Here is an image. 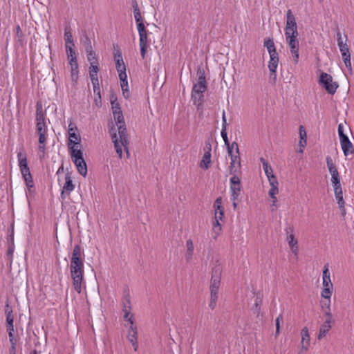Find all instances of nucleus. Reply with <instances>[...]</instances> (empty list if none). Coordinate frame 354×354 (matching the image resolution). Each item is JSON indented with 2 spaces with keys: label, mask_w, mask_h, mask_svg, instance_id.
Returning <instances> with one entry per match:
<instances>
[{
  "label": "nucleus",
  "mask_w": 354,
  "mask_h": 354,
  "mask_svg": "<svg viewBox=\"0 0 354 354\" xmlns=\"http://www.w3.org/2000/svg\"><path fill=\"white\" fill-rule=\"evenodd\" d=\"M197 80L206 81L205 71L202 68H198L197 71Z\"/></svg>",
  "instance_id": "nucleus-55"
},
{
  "label": "nucleus",
  "mask_w": 354,
  "mask_h": 354,
  "mask_svg": "<svg viewBox=\"0 0 354 354\" xmlns=\"http://www.w3.org/2000/svg\"><path fill=\"white\" fill-rule=\"evenodd\" d=\"M99 72L98 64L92 65L89 67V77L91 81V83H95V82L99 81L97 73Z\"/></svg>",
  "instance_id": "nucleus-34"
},
{
  "label": "nucleus",
  "mask_w": 354,
  "mask_h": 354,
  "mask_svg": "<svg viewBox=\"0 0 354 354\" xmlns=\"http://www.w3.org/2000/svg\"><path fill=\"white\" fill-rule=\"evenodd\" d=\"M211 163V153L210 149L205 151L203 154V158L200 163V167L203 169H207L209 167Z\"/></svg>",
  "instance_id": "nucleus-30"
},
{
  "label": "nucleus",
  "mask_w": 354,
  "mask_h": 354,
  "mask_svg": "<svg viewBox=\"0 0 354 354\" xmlns=\"http://www.w3.org/2000/svg\"><path fill=\"white\" fill-rule=\"evenodd\" d=\"M74 47L75 46H66V54H67V57L68 59H71V58H73V57H76V53H75V49H74Z\"/></svg>",
  "instance_id": "nucleus-47"
},
{
  "label": "nucleus",
  "mask_w": 354,
  "mask_h": 354,
  "mask_svg": "<svg viewBox=\"0 0 354 354\" xmlns=\"http://www.w3.org/2000/svg\"><path fill=\"white\" fill-rule=\"evenodd\" d=\"M322 286L323 288H333L328 265H325L324 267L322 274Z\"/></svg>",
  "instance_id": "nucleus-24"
},
{
  "label": "nucleus",
  "mask_w": 354,
  "mask_h": 354,
  "mask_svg": "<svg viewBox=\"0 0 354 354\" xmlns=\"http://www.w3.org/2000/svg\"><path fill=\"white\" fill-rule=\"evenodd\" d=\"M272 199V203H271V210L274 212L276 209L277 207V196H272L270 197Z\"/></svg>",
  "instance_id": "nucleus-61"
},
{
  "label": "nucleus",
  "mask_w": 354,
  "mask_h": 354,
  "mask_svg": "<svg viewBox=\"0 0 354 354\" xmlns=\"http://www.w3.org/2000/svg\"><path fill=\"white\" fill-rule=\"evenodd\" d=\"M343 59L346 68L351 74L353 72V68L351 62V55L343 57Z\"/></svg>",
  "instance_id": "nucleus-49"
},
{
  "label": "nucleus",
  "mask_w": 354,
  "mask_h": 354,
  "mask_svg": "<svg viewBox=\"0 0 354 354\" xmlns=\"http://www.w3.org/2000/svg\"><path fill=\"white\" fill-rule=\"evenodd\" d=\"M36 129L39 135H46L47 127L45 122V117L42 106L37 104L36 106Z\"/></svg>",
  "instance_id": "nucleus-11"
},
{
  "label": "nucleus",
  "mask_w": 354,
  "mask_h": 354,
  "mask_svg": "<svg viewBox=\"0 0 354 354\" xmlns=\"http://www.w3.org/2000/svg\"><path fill=\"white\" fill-rule=\"evenodd\" d=\"M9 340L11 344V348L14 351V354H15V348H16V339L14 337V330H8Z\"/></svg>",
  "instance_id": "nucleus-45"
},
{
  "label": "nucleus",
  "mask_w": 354,
  "mask_h": 354,
  "mask_svg": "<svg viewBox=\"0 0 354 354\" xmlns=\"http://www.w3.org/2000/svg\"><path fill=\"white\" fill-rule=\"evenodd\" d=\"M269 184L270 185V189L268 191V195L270 197L277 196V195L279 193V189H278L279 183H278L277 179L270 180V181H269Z\"/></svg>",
  "instance_id": "nucleus-33"
},
{
  "label": "nucleus",
  "mask_w": 354,
  "mask_h": 354,
  "mask_svg": "<svg viewBox=\"0 0 354 354\" xmlns=\"http://www.w3.org/2000/svg\"><path fill=\"white\" fill-rule=\"evenodd\" d=\"M286 41L288 45L293 62L297 64L299 59V40L298 38L299 32L285 34Z\"/></svg>",
  "instance_id": "nucleus-8"
},
{
  "label": "nucleus",
  "mask_w": 354,
  "mask_h": 354,
  "mask_svg": "<svg viewBox=\"0 0 354 354\" xmlns=\"http://www.w3.org/2000/svg\"><path fill=\"white\" fill-rule=\"evenodd\" d=\"M118 76L120 81L121 88L129 85L127 73H120V74H118Z\"/></svg>",
  "instance_id": "nucleus-46"
},
{
  "label": "nucleus",
  "mask_w": 354,
  "mask_h": 354,
  "mask_svg": "<svg viewBox=\"0 0 354 354\" xmlns=\"http://www.w3.org/2000/svg\"><path fill=\"white\" fill-rule=\"evenodd\" d=\"M330 306V300L321 301V308L326 319H333V315L331 312Z\"/></svg>",
  "instance_id": "nucleus-25"
},
{
  "label": "nucleus",
  "mask_w": 354,
  "mask_h": 354,
  "mask_svg": "<svg viewBox=\"0 0 354 354\" xmlns=\"http://www.w3.org/2000/svg\"><path fill=\"white\" fill-rule=\"evenodd\" d=\"M207 88L206 81L197 80V82L194 84L192 91V99L194 104H201L203 93L206 91Z\"/></svg>",
  "instance_id": "nucleus-9"
},
{
  "label": "nucleus",
  "mask_w": 354,
  "mask_h": 354,
  "mask_svg": "<svg viewBox=\"0 0 354 354\" xmlns=\"http://www.w3.org/2000/svg\"><path fill=\"white\" fill-rule=\"evenodd\" d=\"M214 211V218L223 219L224 209L222 207V198L218 197L213 205Z\"/></svg>",
  "instance_id": "nucleus-23"
},
{
  "label": "nucleus",
  "mask_w": 354,
  "mask_h": 354,
  "mask_svg": "<svg viewBox=\"0 0 354 354\" xmlns=\"http://www.w3.org/2000/svg\"><path fill=\"white\" fill-rule=\"evenodd\" d=\"M137 28L139 33V39H147V30L142 21L138 22Z\"/></svg>",
  "instance_id": "nucleus-38"
},
{
  "label": "nucleus",
  "mask_w": 354,
  "mask_h": 354,
  "mask_svg": "<svg viewBox=\"0 0 354 354\" xmlns=\"http://www.w3.org/2000/svg\"><path fill=\"white\" fill-rule=\"evenodd\" d=\"M299 130L300 140L307 141V133L303 125H300Z\"/></svg>",
  "instance_id": "nucleus-53"
},
{
  "label": "nucleus",
  "mask_w": 354,
  "mask_h": 354,
  "mask_svg": "<svg viewBox=\"0 0 354 354\" xmlns=\"http://www.w3.org/2000/svg\"><path fill=\"white\" fill-rule=\"evenodd\" d=\"M78 68H71V80L74 85L77 84L78 80Z\"/></svg>",
  "instance_id": "nucleus-44"
},
{
  "label": "nucleus",
  "mask_w": 354,
  "mask_h": 354,
  "mask_svg": "<svg viewBox=\"0 0 354 354\" xmlns=\"http://www.w3.org/2000/svg\"><path fill=\"white\" fill-rule=\"evenodd\" d=\"M5 313L6 316V328L8 330H14V316L12 309L9 304H6L5 306Z\"/></svg>",
  "instance_id": "nucleus-21"
},
{
  "label": "nucleus",
  "mask_w": 354,
  "mask_h": 354,
  "mask_svg": "<svg viewBox=\"0 0 354 354\" xmlns=\"http://www.w3.org/2000/svg\"><path fill=\"white\" fill-rule=\"evenodd\" d=\"M333 322V319H326L324 321V322L320 326L317 339L319 340L324 338L327 333L330 331V330L332 328V324Z\"/></svg>",
  "instance_id": "nucleus-22"
},
{
  "label": "nucleus",
  "mask_w": 354,
  "mask_h": 354,
  "mask_svg": "<svg viewBox=\"0 0 354 354\" xmlns=\"http://www.w3.org/2000/svg\"><path fill=\"white\" fill-rule=\"evenodd\" d=\"M46 139V135H39L38 149L40 153V158H43L45 154Z\"/></svg>",
  "instance_id": "nucleus-31"
},
{
  "label": "nucleus",
  "mask_w": 354,
  "mask_h": 354,
  "mask_svg": "<svg viewBox=\"0 0 354 354\" xmlns=\"http://www.w3.org/2000/svg\"><path fill=\"white\" fill-rule=\"evenodd\" d=\"M84 46L86 51L88 50V48L90 49H93L92 46H91V41L88 37H86V38L84 41Z\"/></svg>",
  "instance_id": "nucleus-59"
},
{
  "label": "nucleus",
  "mask_w": 354,
  "mask_h": 354,
  "mask_svg": "<svg viewBox=\"0 0 354 354\" xmlns=\"http://www.w3.org/2000/svg\"><path fill=\"white\" fill-rule=\"evenodd\" d=\"M333 288H323L321 292V297L324 300H330Z\"/></svg>",
  "instance_id": "nucleus-42"
},
{
  "label": "nucleus",
  "mask_w": 354,
  "mask_h": 354,
  "mask_svg": "<svg viewBox=\"0 0 354 354\" xmlns=\"http://www.w3.org/2000/svg\"><path fill=\"white\" fill-rule=\"evenodd\" d=\"M75 189V185L73 183V180L69 173L65 175V183L62 187L61 192V197L62 199H65L66 196H69L71 192Z\"/></svg>",
  "instance_id": "nucleus-18"
},
{
  "label": "nucleus",
  "mask_w": 354,
  "mask_h": 354,
  "mask_svg": "<svg viewBox=\"0 0 354 354\" xmlns=\"http://www.w3.org/2000/svg\"><path fill=\"white\" fill-rule=\"evenodd\" d=\"M70 272L75 290L80 294L85 287L84 277V260L82 259V249L79 245L73 248L70 263Z\"/></svg>",
  "instance_id": "nucleus-2"
},
{
  "label": "nucleus",
  "mask_w": 354,
  "mask_h": 354,
  "mask_svg": "<svg viewBox=\"0 0 354 354\" xmlns=\"http://www.w3.org/2000/svg\"><path fill=\"white\" fill-rule=\"evenodd\" d=\"M64 40L65 47L67 46H75L73 35L69 27H66L64 29Z\"/></svg>",
  "instance_id": "nucleus-32"
},
{
  "label": "nucleus",
  "mask_w": 354,
  "mask_h": 354,
  "mask_svg": "<svg viewBox=\"0 0 354 354\" xmlns=\"http://www.w3.org/2000/svg\"><path fill=\"white\" fill-rule=\"evenodd\" d=\"M139 46L140 49V54L142 57L144 59L145 57V54L147 48V39H139Z\"/></svg>",
  "instance_id": "nucleus-41"
},
{
  "label": "nucleus",
  "mask_w": 354,
  "mask_h": 354,
  "mask_svg": "<svg viewBox=\"0 0 354 354\" xmlns=\"http://www.w3.org/2000/svg\"><path fill=\"white\" fill-rule=\"evenodd\" d=\"M113 115L116 123L117 129L114 127H112L110 129V134L114 144L115 151L119 158H122V147H124L127 153V156L129 157L128 134L122 112L113 113Z\"/></svg>",
  "instance_id": "nucleus-1"
},
{
  "label": "nucleus",
  "mask_w": 354,
  "mask_h": 354,
  "mask_svg": "<svg viewBox=\"0 0 354 354\" xmlns=\"http://www.w3.org/2000/svg\"><path fill=\"white\" fill-rule=\"evenodd\" d=\"M111 105H112L113 113L122 111L120 106L116 100L111 101Z\"/></svg>",
  "instance_id": "nucleus-57"
},
{
  "label": "nucleus",
  "mask_w": 354,
  "mask_h": 354,
  "mask_svg": "<svg viewBox=\"0 0 354 354\" xmlns=\"http://www.w3.org/2000/svg\"><path fill=\"white\" fill-rule=\"evenodd\" d=\"M122 308H131V303L129 291H126L124 293Z\"/></svg>",
  "instance_id": "nucleus-40"
},
{
  "label": "nucleus",
  "mask_w": 354,
  "mask_h": 354,
  "mask_svg": "<svg viewBox=\"0 0 354 354\" xmlns=\"http://www.w3.org/2000/svg\"><path fill=\"white\" fill-rule=\"evenodd\" d=\"M17 160L21 175L26 186L30 189L34 186V182L27 162L26 152L23 147L17 149Z\"/></svg>",
  "instance_id": "nucleus-4"
},
{
  "label": "nucleus",
  "mask_w": 354,
  "mask_h": 354,
  "mask_svg": "<svg viewBox=\"0 0 354 354\" xmlns=\"http://www.w3.org/2000/svg\"><path fill=\"white\" fill-rule=\"evenodd\" d=\"M137 334V327L134 325V324L130 325L128 330L127 338L129 341L132 344L135 351H136L138 349Z\"/></svg>",
  "instance_id": "nucleus-20"
},
{
  "label": "nucleus",
  "mask_w": 354,
  "mask_h": 354,
  "mask_svg": "<svg viewBox=\"0 0 354 354\" xmlns=\"http://www.w3.org/2000/svg\"><path fill=\"white\" fill-rule=\"evenodd\" d=\"M334 189V194L335 195L343 194L342 193V188L341 186L340 182H339L337 184H332Z\"/></svg>",
  "instance_id": "nucleus-56"
},
{
  "label": "nucleus",
  "mask_w": 354,
  "mask_h": 354,
  "mask_svg": "<svg viewBox=\"0 0 354 354\" xmlns=\"http://www.w3.org/2000/svg\"><path fill=\"white\" fill-rule=\"evenodd\" d=\"M310 337L307 327H304L301 330V350L299 353L306 352L310 347Z\"/></svg>",
  "instance_id": "nucleus-17"
},
{
  "label": "nucleus",
  "mask_w": 354,
  "mask_h": 354,
  "mask_svg": "<svg viewBox=\"0 0 354 354\" xmlns=\"http://www.w3.org/2000/svg\"><path fill=\"white\" fill-rule=\"evenodd\" d=\"M76 131H77L76 126L72 122H71L70 124H68V135H70V133H76Z\"/></svg>",
  "instance_id": "nucleus-62"
},
{
  "label": "nucleus",
  "mask_w": 354,
  "mask_h": 354,
  "mask_svg": "<svg viewBox=\"0 0 354 354\" xmlns=\"http://www.w3.org/2000/svg\"><path fill=\"white\" fill-rule=\"evenodd\" d=\"M222 276V268L220 265L215 266L212 270V277L210 280V301L209 307L214 310L216 308L218 298V290L221 286Z\"/></svg>",
  "instance_id": "nucleus-3"
},
{
  "label": "nucleus",
  "mask_w": 354,
  "mask_h": 354,
  "mask_svg": "<svg viewBox=\"0 0 354 354\" xmlns=\"http://www.w3.org/2000/svg\"><path fill=\"white\" fill-rule=\"evenodd\" d=\"M133 14H134V18H135L136 23L142 21L140 11L133 12Z\"/></svg>",
  "instance_id": "nucleus-63"
},
{
  "label": "nucleus",
  "mask_w": 354,
  "mask_h": 354,
  "mask_svg": "<svg viewBox=\"0 0 354 354\" xmlns=\"http://www.w3.org/2000/svg\"><path fill=\"white\" fill-rule=\"evenodd\" d=\"M131 308H122L123 319L129 322L130 325L134 324L133 315L131 313Z\"/></svg>",
  "instance_id": "nucleus-35"
},
{
  "label": "nucleus",
  "mask_w": 354,
  "mask_h": 354,
  "mask_svg": "<svg viewBox=\"0 0 354 354\" xmlns=\"http://www.w3.org/2000/svg\"><path fill=\"white\" fill-rule=\"evenodd\" d=\"M122 95L124 98L128 99L130 97V91L129 89V85L122 87Z\"/></svg>",
  "instance_id": "nucleus-58"
},
{
  "label": "nucleus",
  "mask_w": 354,
  "mask_h": 354,
  "mask_svg": "<svg viewBox=\"0 0 354 354\" xmlns=\"http://www.w3.org/2000/svg\"><path fill=\"white\" fill-rule=\"evenodd\" d=\"M186 253H185V259L187 261H190L192 259L194 251V246L193 241L191 239H189L186 241Z\"/></svg>",
  "instance_id": "nucleus-29"
},
{
  "label": "nucleus",
  "mask_w": 354,
  "mask_h": 354,
  "mask_svg": "<svg viewBox=\"0 0 354 354\" xmlns=\"http://www.w3.org/2000/svg\"><path fill=\"white\" fill-rule=\"evenodd\" d=\"M337 46L340 50L342 57L351 55L347 45L348 38L346 35H342V32L338 31L336 34Z\"/></svg>",
  "instance_id": "nucleus-15"
},
{
  "label": "nucleus",
  "mask_w": 354,
  "mask_h": 354,
  "mask_svg": "<svg viewBox=\"0 0 354 354\" xmlns=\"http://www.w3.org/2000/svg\"><path fill=\"white\" fill-rule=\"evenodd\" d=\"M93 87V92L94 94L98 96V98L101 100V95H100V87L99 81L95 82V83H92Z\"/></svg>",
  "instance_id": "nucleus-51"
},
{
  "label": "nucleus",
  "mask_w": 354,
  "mask_h": 354,
  "mask_svg": "<svg viewBox=\"0 0 354 354\" xmlns=\"http://www.w3.org/2000/svg\"><path fill=\"white\" fill-rule=\"evenodd\" d=\"M14 252V248L12 246H10L7 251V255L8 256L10 261L12 260V255Z\"/></svg>",
  "instance_id": "nucleus-64"
},
{
  "label": "nucleus",
  "mask_w": 354,
  "mask_h": 354,
  "mask_svg": "<svg viewBox=\"0 0 354 354\" xmlns=\"http://www.w3.org/2000/svg\"><path fill=\"white\" fill-rule=\"evenodd\" d=\"M81 138L80 136L76 133H72L68 135V145H80Z\"/></svg>",
  "instance_id": "nucleus-39"
},
{
  "label": "nucleus",
  "mask_w": 354,
  "mask_h": 354,
  "mask_svg": "<svg viewBox=\"0 0 354 354\" xmlns=\"http://www.w3.org/2000/svg\"><path fill=\"white\" fill-rule=\"evenodd\" d=\"M230 194H231V200L232 201H235L241 195V184L239 177L234 174L233 175L230 179Z\"/></svg>",
  "instance_id": "nucleus-13"
},
{
  "label": "nucleus",
  "mask_w": 354,
  "mask_h": 354,
  "mask_svg": "<svg viewBox=\"0 0 354 354\" xmlns=\"http://www.w3.org/2000/svg\"><path fill=\"white\" fill-rule=\"evenodd\" d=\"M326 165L329 171L333 170L335 169H337L335 163L333 162V160L330 156H326Z\"/></svg>",
  "instance_id": "nucleus-50"
},
{
  "label": "nucleus",
  "mask_w": 354,
  "mask_h": 354,
  "mask_svg": "<svg viewBox=\"0 0 354 354\" xmlns=\"http://www.w3.org/2000/svg\"><path fill=\"white\" fill-rule=\"evenodd\" d=\"M113 57L118 74H120V73H126V66L123 61L122 52L119 48L114 50Z\"/></svg>",
  "instance_id": "nucleus-19"
},
{
  "label": "nucleus",
  "mask_w": 354,
  "mask_h": 354,
  "mask_svg": "<svg viewBox=\"0 0 354 354\" xmlns=\"http://www.w3.org/2000/svg\"><path fill=\"white\" fill-rule=\"evenodd\" d=\"M78 145H69L68 148L70 150V153L71 156V159L73 161L74 160L82 159L83 153L80 149L78 148Z\"/></svg>",
  "instance_id": "nucleus-27"
},
{
  "label": "nucleus",
  "mask_w": 354,
  "mask_h": 354,
  "mask_svg": "<svg viewBox=\"0 0 354 354\" xmlns=\"http://www.w3.org/2000/svg\"><path fill=\"white\" fill-rule=\"evenodd\" d=\"M223 219L214 218V221L213 222V229L215 232L219 234L221 231V225L220 221H222Z\"/></svg>",
  "instance_id": "nucleus-48"
},
{
  "label": "nucleus",
  "mask_w": 354,
  "mask_h": 354,
  "mask_svg": "<svg viewBox=\"0 0 354 354\" xmlns=\"http://www.w3.org/2000/svg\"><path fill=\"white\" fill-rule=\"evenodd\" d=\"M87 59L90 63V66L98 64L97 59L95 51L88 48V50L86 51Z\"/></svg>",
  "instance_id": "nucleus-36"
},
{
  "label": "nucleus",
  "mask_w": 354,
  "mask_h": 354,
  "mask_svg": "<svg viewBox=\"0 0 354 354\" xmlns=\"http://www.w3.org/2000/svg\"><path fill=\"white\" fill-rule=\"evenodd\" d=\"M264 46L267 48L270 55V61L268 62L269 71L272 74H275L279 64V54L273 39L270 38L265 39Z\"/></svg>",
  "instance_id": "nucleus-6"
},
{
  "label": "nucleus",
  "mask_w": 354,
  "mask_h": 354,
  "mask_svg": "<svg viewBox=\"0 0 354 354\" xmlns=\"http://www.w3.org/2000/svg\"><path fill=\"white\" fill-rule=\"evenodd\" d=\"M329 173L331 175V183L332 184H337L339 182H340V178L339 174L337 171V169H335L333 170L329 171Z\"/></svg>",
  "instance_id": "nucleus-43"
},
{
  "label": "nucleus",
  "mask_w": 354,
  "mask_h": 354,
  "mask_svg": "<svg viewBox=\"0 0 354 354\" xmlns=\"http://www.w3.org/2000/svg\"><path fill=\"white\" fill-rule=\"evenodd\" d=\"M17 160L21 175L26 186L30 189L34 186V182L27 162L26 152L23 147L17 149Z\"/></svg>",
  "instance_id": "nucleus-5"
},
{
  "label": "nucleus",
  "mask_w": 354,
  "mask_h": 354,
  "mask_svg": "<svg viewBox=\"0 0 354 354\" xmlns=\"http://www.w3.org/2000/svg\"><path fill=\"white\" fill-rule=\"evenodd\" d=\"M335 199L337 201V203L338 204V207L340 209L342 212V214L344 216L346 214V209H345V201L343 198V194H340L335 195Z\"/></svg>",
  "instance_id": "nucleus-37"
},
{
  "label": "nucleus",
  "mask_w": 354,
  "mask_h": 354,
  "mask_svg": "<svg viewBox=\"0 0 354 354\" xmlns=\"http://www.w3.org/2000/svg\"><path fill=\"white\" fill-rule=\"evenodd\" d=\"M260 161L261 162V163L263 165V169L264 172L268 179V181H270V180H272V179H277L276 176L273 174L272 168L269 165L268 162L263 158H261Z\"/></svg>",
  "instance_id": "nucleus-26"
},
{
  "label": "nucleus",
  "mask_w": 354,
  "mask_h": 354,
  "mask_svg": "<svg viewBox=\"0 0 354 354\" xmlns=\"http://www.w3.org/2000/svg\"><path fill=\"white\" fill-rule=\"evenodd\" d=\"M73 162L75 164L79 174L85 177L87 174V166L84 159L82 158L77 160H74Z\"/></svg>",
  "instance_id": "nucleus-28"
},
{
  "label": "nucleus",
  "mask_w": 354,
  "mask_h": 354,
  "mask_svg": "<svg viewBox=\"0 0 354 354\" xmlns=\"http://www.w3.org/2000/svg\"><path fill=\"white\" fill-rule=\"evenodd\" d=\"M338 135L339 137L340 145L345 156L354 153V149L352 142L348 136L344 133V125H338Z\"/></svg>",
  "instance_id": "nucleus-10"
},
{
  "label": "nucleus",
  "mask_w": 354,
  "mask_h": 354,
  "mask_svg": "<svg viewBox=\"0 0 354 354\" xmlns=\"http://www.w3.org/2000/svg\"><path fill=\"white\" fill-rule=\"evenodd\" d=\"M286 241L288 243V245L292 252V254L297 257L299 254V246H298V241L295 238L294 234V230L292 227L286 230Z\"/></svg>",
  "instance_id": "nucleus-16"
},
{
  "label": "nucleus",
  "mask_w": 354,
  "mask_h": 354,
  "mask_svg": "<svg viewBox=\"0 0 354 354\" xmlns=\"http://www.w3.org/2000/svg\"><path fill=\"white\" fill-rule=\"evenodd\" d=\"M283 320V316L279 315L276 319V331L275 336H278L280 333V322Z\"/></svg>",
  "instance_id": "nucleus-52"
},
{
  "label": "nucleus",
  "mask_w": 354,
  "mask_h": 354,
  "mask_svg": "<svg viewBox=\"0 0 354 354\" xmlns=\"http://www.w3.org/2000/svg\"><path fill=\"white\" fill-rule=\"evenodd\" d=\"M68 64L71 68H78V64L77 61V57H72L68 59Z\"/></svg>",
  "instance_id": "nucleus-60"
},
{
  "label": "nucleus",
  "mask_w": 354,
  "mask_h": 354,
  "mask_svg": "<svg viewBox=\"0 0 354 354\" xmlns=\"http://www.w3.org/2000/svg\"><path fill=\"white\" fill-rule=\"evenodd\" d=\"M221 137L223 139L225 145H227V148L228 149L229 147H231V144H230L228 138H227L226 129H221Z\"/></svg>",
  "instance_id": "nucleus-54"
},
{
  "label": "nucleus",
  "mask_w": 354,
  "mask_h": 354,
  "mask_svg": "<svg viewBox=\"0 0 354 354\" xmlns=\"http://www.w3.org/2000/svg\"><path fill=\"white\" fill-rule=\"evenodd\" d=\"M297 24L296 22V18L293 15L292 10L288 9L286 12V27H285V34L288 33H297Z\"/></svg>",
  "instance_id": "nucleus-14"
},
{
  "label": "nucleus",
  "mask_w": 354,
  "mask_h": 354,
  "mask_svg": "<svg viewBox=\"0 0 354 354\" xmlns=\"http://www.w3.org/2000/svg\"><path fill=\"white\" fill-rule=\"evenodd\" d=\"M228 155L230 157V173L232 175L236 174L241 169V158L239 156V149L238 144L233 142L231 147H228Z\"/></svg>",
  "instance_id": "nucleus-7"
},
{
  "label": "nucleus",
  "mask_w": 354,
  "mask_h": 354,
  "mask_svg": "<svg viewBox=\"0 0 354 354\" xmlns=\"http://www.w3.org/2000/svg\"><path fill=\"white\" fill-rule=\"evenodd\" d=\"M319 82L330 94H334L339 86L338 84L333 80L332 76L326 73H321Z\"/></svg>",
  "instance_id": "nucleus-12"
}]
</instances>
